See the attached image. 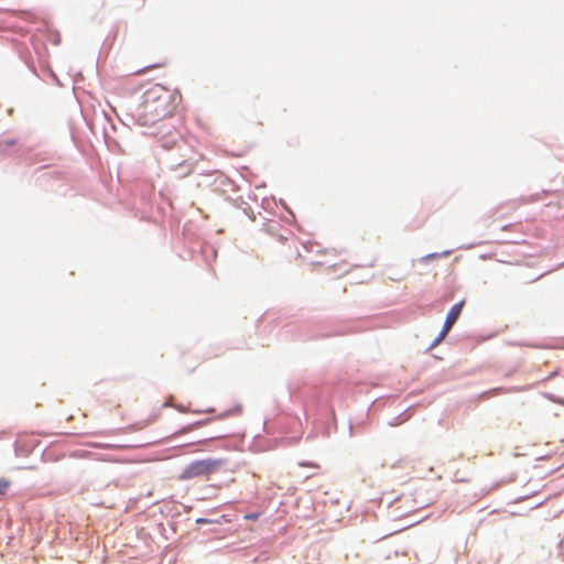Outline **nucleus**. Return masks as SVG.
<instances>
[{
  "label": "nucleus",
  "mask_w": 564,
  "mask_h": 564,
  "mask_svg": "<svg viewBox=\"0 0 564 564\" xmlns=\"http://www.w3.org/2000/svg\"><path fill=\"white\" fill-rule=\"evenodd\" d=\"M181 99L178 91L160 84L152 85L144 91L142 101L135 109L138 122L147 127L171 117Z\"/></svg>",
  "instance_id": "1"
},
{
  "label": "nucleus",
  "mask_w": 564,
  "mask_h": 564,
  "mask_svg": "<svg viewBox=\"0 0 564 564\" xmlns=\"http://www.w3.org/2000/svg\"><path fill=\"white\" fill-rule=\"evenodd\" d=\"M224 464L223 459L206 458L191 463L178 475L180 480H191L194 478L209 477L215 474Z\"/></svg>",
  "instance_id": "2"
},
{
  "label": "nucleus",
  "mask_w": 564,
  "mask_h": 564,
  "mask_svg": "<svg viewBox=\"0 0 564 564\" xmlns=\"http://www.w3.org/2000/svg\"><path fill=\"white\" fill-rule=\"evenodd\" d=\"M463 305H464V303L460 302V303H457L452 306V308L449 310V312L446 316L445 323L443 325V329L433 346L437 345L451 330V328L456 323V321L458 319V317L462 313Z\"/></svg>",
  "instance_id": "3"
},
{
  "label": "nucleus",
  "mask_w": 564,
  "mask_h": 564,
  "mask_svg": "<svg viewBox=\"0 0 564 564\" xmlns=\"http://www.w3.org/2000/svg\"><path fill=\"white\" fill-rule=\"evenodd\" d=\"M165 66H166V59L165 58H161L159 62H156V63H154L152 65H149V66H147L143 69L138 70L137 74H143L147 70H150V69H153V68H162V67H165Z\"/></svg>",
  "instance_id": "4"
},
{
  "label": "nucleus",
  "mask_w": 564,
  "mask_h": 564,
  "mask_svg": "<svg viewBox=\"0 0 564 564\" xmlns=\"http://www.w3.org/2000/svg\"><path fill=\"white\" fill-rule=\"evenodd\" d=\"M95 447H101V448H111V449H127L130 448V445H123V444H91Z\"/></svg>",
  "instance_id": "5"
},
{
  "label": "nucleus",
  "mask_w": 564,
  "mask_h": 564,
  "mask_svg": "<svg viewBox=\"0 0 564 564\" xmlns=\"http://www.w3.org/2000/svg\"><path fill=\"white\" fill-rule=\"evenodd\" d=\"M11 482L7 479H0V496H3L7 494L8 489L10 488Z\"/></svg>",
  "instance_id": "6"
},
{
  "label": "nucleus",
  "mask_w": 564,
  "mask_h": 564,
  "mask_svg": "<svg viewBox=\"0 0 564 564\" xmlns=\"http://www.w3.org/2000/svg\"><path fill=\"white\" fill-rule=\"evenodd\" d=\"M202 424H203L202 422H197V423L187 425L180 433L181 434L188 433V432L193 431L194 429L199 427Z\"/></svg>",
  "instance_id": "7"
},
{
  "label": "nucleus",
  "mask_w": 564,
  "mask_h": 564,
  "mask_svg": "<svg viewBox=\"0 0 564 564\" xmlns=\"http://www.w3.org/2000/svg\"><path fill=\"white\" fill-rule=\"evenodd\" d=\"M152 422H153V419L147 420L145 422L133 425L132 430L133 431L142 430V429L147 427L149 424H151Z\"/></svg>",
  "instance_id": "8"
},
{
  "label": "nucleus",
  "mask_w": 564,
  "mask_h": 564,
  "mask_svg": "<svg viewBox=\"0 0 564 564\" xmlns=\"http://www.w3.org/2000/svg\"><path fill=\"white\" fill-rule=\"evenodd\" d=\"M257 518H258L257 513H250V514L245 516V519H247V520H256Z\"/></svg>",
  "instance_id": "9"
},
{
  "label": "nucleus",
  "mask_w": 564,
  "mask_h": 564,
  "mask_svg": "<svg viewBox=\"0 0 564 564\" xmlns=\"http://www.w3.org/2000/svg\"><path fill=\"white\" fill-rule=\"evenodd\" d=\"M196 522H197V523H204V524H205V523H210L212 521H210V520H208V519L199 518V519H197V520H196Z\"/></svg>",
  "instance_id": "10"
},
{
  "label": "nucleus",
  "mask_w": 564,
  "mask_h": 564,
  "mask_svg": "<svg viewBox=\"0 0 564 564\" xmlns=\"http://www.w3.org/2000/svg\"><path fill=\"white\" fill-rule=\"evenodd\" d=\"M105 460H107V462H118L117 459H115L112 457H107V458H105Z\"/></svg>",
  "instance_id": "11"
},
{
  "label": "nucleus",
  "mask_w": 564,
  "mask_h": 564,
  "mask_svg": "<svg viewBox=\"0 0 564 564\" xmlns=\"http://www.w3.org/2000/svg\"><path fill=\"white\" fill-rule=\"evenodd\" d=\"M145 0H140V7L144 4Z\"/></svg>",
  "instance_id": "12"
}]
</instances>
